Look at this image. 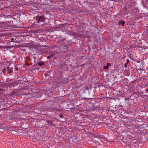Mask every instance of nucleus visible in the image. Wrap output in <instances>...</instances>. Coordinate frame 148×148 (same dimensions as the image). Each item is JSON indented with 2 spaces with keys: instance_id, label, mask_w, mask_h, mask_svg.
I'll return each instance as SVG.
<instances>
[{
  "instance_id": "nucleus-1",
  "label": "nucleus",
  "mask_w": 148,
  "mask_h": 148,
  "mask_svg": "<svg viewBox=\"0 0 148 148\" xmlns=\"http://www.w3.org/2000/svg\"><path fill=\"white\" fill-rule=\"evenodd\" d=\"M20 95H22L24 94H28L29 93L27 91L28 90L25 88L18 89Z\"/></svg>"
},
{
  "instance_id": "nucleus-2",
  "label": "nucleus",
  "mask_w": 148,
  "mask_h": 148,
  "mask_svg": "<svg viewBox=\"0 0 148 148\" xmlns=\"http://www.w3.org/2000/svg\"><path fill=\"white\" fill-rule=\"evenodd\" d=\"M36 19L38 23H39L40 22H43L45 21L44 17L43 16H39L38 15L36 16Z\"/></svg>"
},
{
  "instance_id": "nucleus-3",
  "label": "nucleus",
  "mask_w": 148,
  "mask_h": 148,
  "mask_svg": "<svg viewBox=\"0 0 148 148\" xmlns=\"http://www.w3.org/2000/svg\"><path fill=\"white\" fill-rule=\"evenodd\" d=\"M11 95L14 96L19 95L18 89H17L14 90V92L11 93Z\"/></svg>"
},
{
  "instance_id": "nucleus-4",
  "label": "nucleus",
  "mask_w": 148,
  "mask_h": 148,
  "mask_svg": "<svg viewBox=\"0 0 148 148\" xmlns=\"http://www.w3.org/2000/svg\"><path fill=\"white\" fill-rule=\"evenodd\" d=\"M111 66V64L109 63H107V64L106 66H104L103 69H108L109 66Z\"/></svg>"
},
{
  "instance_id": "nucleus-5",
  "label": "nucleus",
  "mask_w": 148,
  "mask_h": 148,
  "mask_svg": "<svg viewBox=\"0 0 148 148\" xmlns=\"http://www.w3.org/2000/svg\"><path fill=\"white\" fill-rule=\"evenodd\" d=\"M125 23V22L124 21H120L119 22V24L121 25L122 26H123Z\"/></svg>"
},
{
  "instance_id": "nucleus-6",
  "label": "nucleus",
  "mask_w": 148,
  "mask_h": 148,
  "mask_svg": "<svg viewBox=\"0 0 148 148\" xmlns=\"http://www.w3.org/2000/svg\"><path fill=\"white\" fill-rule=\"evenodd\" d=\"M38 64L39 66H42L43 65H44L45 63L43 62L42 61H41L40 62H38Z\"/></svg>"
},
{
  "instance_id": "nucleus-7",
  "label": "nucleus",
  "mask_w": 148,
  "mask_h": 148,
  "mask_svg": "<svg viewBox=\"0 0 148 148\" xmlns=\"http://www.w3.org/2000/svg\"><path fill=\"white\" fill-rule=\"evenodd\" d=\"M7 71L8 73H10L13 72V70L12 69H7Z\"/></svg>"
},
{
  "instance_id": "nucleus-8",
  "label": "nucleus",
  "mask_w": 148,
  "mask_h": 148,
  "mask_svg": "<svg viewBox=\"0 0 148 148\" xmlns=\"http://www.w3.org/2000/svg\"><path fill=\"white\" fill-rule=\"evenodd\" d=\"M77 36L78 37H82V34L80 33L78 34H77Z\"/></svg>"
},
{
  "instance_id": "nucleus-9",
  "label": "nucleus",
  "mask_w": 148,
  "mask_h": 148,
  "mask_svg": "<svg viewBox=\"0 0 148 148\" xmlns=\"http://www.w3.org/2000/svg\"><path fill=\"white\" fill-rule=\"evenodd\" d=\"M25 46L26 47H31V45L30 44H27L25 45Z\"/></svg>"
},
{
  "instance_id": "nucleus-10",
  "label": "nucleus",
  "mask_w": 148,
  "mask_h": 148,
  "mask_svg": "<svg viewBox=\"0 0 148 148\" xmlns=\"http://www.w3.org/2000/svg\"><path fill=\"white\" fill-rule=\"evenodd\" d=\"M50 56L51 57H53L55 56V54L53 52H52L51 53Z\"/></svg>"
},
{
  "instance_id": "nucleus-11",
  "label": "nucleus",
  "mask_w": 148,
  "mask_h": 148,
  "mask_svg": "<svg viewBox=\"0 0 148 148\" xmlns=\"http://www.w3.org/2000/svg\"><path fill=\"white\" fill-rule=\"evenodd\" d=\"M87 99L88 101H89V100H91V101H93V100L94 101H95L94 99L92 98H87Z\"/></svg>"
},
{
  "instance_id": "nucleus-12",
  "label": "nucleus",
  "mask_w": 148,
  "mask_h": 148,
  "mask_svg": "<svg viewBox=\"0 0 148 148\" xmlns=\"http://www.w3.org/2000/svg\"><path fill=\"white\" fill-rule=\"evenodd\" d=\"M6 48V46H0V48L1 49L5 48Z\"/></svg>"
},
{
  "instance_id": "nucleus-13",
  "label": "nucleus",
  "mask_w": 148,
  "mask_h": 148,
  "mask_svg": "<svg viewBox=\"0 0 148 148\" xmlns=\"http://www.w3.org/2000/svg\"><path fill=\"white\" fill-rule=\"evenodd\" d=\"M128 63H126L124 65V66L125 67H127V65Z\"/></svg>"
},
{
  "instance_id": "nucleus-14",
  "label": "nucleus",
  "mask_w": 148,
  "mask_h": 148,
  "mask_svg": "<svg viewBox=\"0 0 148 148\" xmlns=\"http://www.w3.org/2000/svg\"><path fill=\"white\" fill-rule=\"evenodd\" d=\"M6 71V69H4L3 70V73H4Z\"/></svg>"
},
{
  "instance_id": "nucleus-15",
  "label": "nucleus",
  "mask_w": 148,
  "mask_h": 148,
  "mask_svg": "<svg viewBox=\"0 0 148 148\" xmlns=\"http://www.w3.org/2000/svg\"><path fill=\"white\" fill-rule=\"evenodd\" d=\"M51 57L50 56H48L47 57V58L49 59H50V58H51Z\"/></svg>"
},
{
  "instance_id": "nucleus-16",
  "label": "nucleus",
  "mask_w": 148,
  "mask_h": 148,
  "mask_svg": "<svg viewBox=\"0 0 148 148\" xmlns=\"http://www.w3.org/2000/svg\"><path fill=\"white\" fill-rule=\"evenodd\" d=\"M15 69L16 71H18V68L17 67L15 68Z\"/></svg>"
},
{
  "instance_id": "nucleus-17",
  "label": "nucleus",
  "mask_w": 148,
  "mask_h": 148,
  "mask_svg": "<svg viewBox=\"0 0 148 148\" xmlns=\"http://www.w3.org/2000/svg\"><path fill=\"white\" fill-rule=\"evenodd\" d=\"M36 65H33V66L32 67H33V68H34V69L35 68H36Z\"/></svg>"
},
{
  "instance_id": "nucleus-18",
  "label": "nucleus",
  "mask_w": 148,
  "mask_h": 148,
  "mask_svg": "<svg viewBox=\"0 0 148 148\" xmlns=\"http://www.w3.org/2000/svg\"><path fill=\"white\" fill-rule=\"evenodd\" d=\"M126 61H127L126 63H129V60L127 59V60Z\"/></svg>"
},
{
  "instance_id": "nucleus-19",
  "label": "nucleus",
  "mask_w": 148,
  "mask_h": 148,
  "mask_svg": "<svg viewBox=\"0 0 148 148\" xmlns=\"http://www.w3.org/2000/svg\"><path fill=\"white\" fill-rule=\"evenodd\" d=\"M10 67H9V66H7V69H10Z\"/></svg>"
},
{
  "instance_id": "nucleus-20",
  "label": "nucleus",
  "mask_w": 148,
  "mask_h": 148,
  "mask_svg": "<svg viewBox=\"0 0 148 148\" xmlns=\"http://www.w3.org/2000/svg\"><path fill=\"white\" fill-rule=\"evenodd\" d=\"M146 91H147V92H148V88H147V89H146Z\"/></svg>"
},
{
  "instance_id": "nucleus-21",
  "label": "nucleus",
  "mask_w": 148,
  "mask_h": 148,
  "mask_svg": "<svg viewBox=\"0 0 148 148\" xmlns=\"http://www.w3.org/2000/svg\"><path fill=\"white\" fill-rule=\"evenodd\" d=\"M3 89H0V91H1V90H3Z\"/></svg>"
},
{
  "instance_id": "nucleus-22",
  "label": "nucleus",
  "mask_w": 148,
  "mask_h": 148,
  "mask_svg": "<svg viewBox=\"0 0 148 148\" xmlns=\"http://www.w3.org/2000/svg\"><path fill=\"white\" fill-rule=\"evenodd\" d=\"M61 26L64 25V24H61Z\"/></svg>"
},
{
  "instance_id": "nucleus-23",
  "label": "nucleus",
  "mask_w": 148,
  "mask_h": 148,
  "mask_svg": "<svg viewBox=\"0 0 148 148\" xmlns=\"http://www.w3.org/2000/svg\"><path fill=\"white\" fill-rule=\"evenodd\" d=\"M13 69V67H11V69Z\"/></svg>"
},
{
  "instance_id": "nucleus-24",
  "label": "nucleus",
  "mask_w": 148,
  "mask_h": 148,
  "mask_svg": "<svg viewBox=\"0 0 148 148\" xmlns=\"http://www.w3.org/2000/svg\"><path fill=\"white\" fill-rule=\"evenodd\" d=\"M59 101H60V102H63L62 101H60V100H59Z\"/></svg>"
},
{
  "instance_id": "nucleus-25",
  "label": "nucleus",
  "mask_w": 148,
  "mask_h": 148,
  "mask_svg": "<svg viewBox=\"0 0 148 148\" xmlns=\"http://www.w3.org/2000/svg\"><path fill=\"white\" fill-rule=\"evenodd\" d=\"M47 123H49V121H47Z\"/></svg>"
}]
</instances>
